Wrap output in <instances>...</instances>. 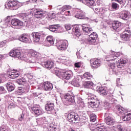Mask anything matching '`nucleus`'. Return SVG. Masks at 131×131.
<instances>
[{
	"mask_svg": "<svg viewBox=\"0 0 131 131\" xmlns=\"http://www.w3.org/2000/svg\"><path fill=\"white\" fill-rule=\"evenodd\" d=\"M104 106L105 107V109H108L109 108V103L108 102L104 103Z\"/></svg>",
	"mask_w": 131,
	"mask_h": 131,
	"instance_id": "680f3d73",
	"label": "nucleus"
},
{
	"mask_svg": "<svg viewBox=\"0 0 131 131\" xmlns=\"http://www.w3.org/2000/svg\"><path fill=\"white\" fill-rule=\"evenodd\" d=\"M61 76L63 80L64 79H66L64 80V82H66V83H67L68 81H66V80H70V79L72 78L73 75L72 74H69L68 72H66L61 73Z\"/></svg>",
	"mask_w": 131,
	"mask_h": 131,
	"instance_id": "ddd939ff",
	"label": "nucleus"
},
{
	"mask_svg": "<svg viewBox=\"0 0 131 131\" xmlns=\"http://www.w3.org/2000/svg\"><path fill=\"white\" fill-rule=\"evenodd\" d=\"M30 37L29 35L27 34H23L19 37L18 39L20 41L25 42V43H28V42H29V39H30Z\"/></svg>",
	"mask_w": 131,
	"mask_h": 131,
	"instance_id": "1a4fd4ad",
	"label": "nucleus"
},
{
	"mask_svg": "<svg viewBox=\"0 0 131 131\" xmlns=\"http://www.w3.org/2000/svg\"><path fill=\"white\" fill-rule=\"evenodd\" d=\"M42 34V33H32L31 35L33 37V40L34 42H38L40 39V36Z\"/></svg>",
	"mask_w": 131,
	"mask_h": 131,
	"instance_id": "4468645a",
	"label": "nucleus"
},
{
	"mask_svg": "<svg viewBox=\"0 0 131 131\" xmlns=\"http://www.w3.org/2000/svg\"><path fill=\"white\" fill-rule=\"evenodd\" d=\"M104 117L105 118V123L108 125H112L113 127L115 124H117V122L115 121V120H114L112 117L108 116V114L107 113L105 114Z\"/></svg>",
	"mask_w": 131,
	"mask_h": 131,
	"instance_id": "20e7f679",
	"label": "nucleus"
},
{
	"mask_svg": "<svg viewBox=\"0 0 131 131\" xmlns=\"http://www.w3.org/2000/svg\"><path fill=\"white\" fill-rule=\"evenodd\" d=\"M115 2H117V3H118L120 5H122V4H124V0H115Z\"/></svg>",
	"mask_w": 131,
	"mask_h": 131,
	"instance_id": "4d7b16f0",
	"label": "nucleus"
},
{
	"mask_svg": "<svg viewBox=\"0 0 131 131\" xmlns=\"http://www.w3.org/2000/svg\"><path fill=\"white\" fill-rule=\"evenodd\" d=\"M43 128L45 131H50V130L52 129V126L48 125L47 126H45Z\"/></svg>",
	"mask_w": 131,
	"mask_h": 131,
	"instance_id": "864d4df0",
	"label": "nucleus"
},
{
	"mask_svg": "<svg viewBox=\"0 0 131 131\" xmlns=\"http://www.w3.org/2000/svg\"><path fill=\"white\" fill-rule=\"evenodd\" d=\"M75 17L77 18V19H85V20H89L90 19L89 17L85 16V13L82 11L77 12Z\"/></svg>",
	"mask_w": 131,
	"mask_h": 131,
	"instance_id": "dca6fc26",
	"label": "nucleus"
},
{
	"mask_svg": "<svg viewBox=\"0 0 131 131\" xmlns=\"http://www.w3.org/2000/svg\"><path fill=\"white\" fill-rule=\"evenodd\" d=\"M69 9H70V6L67 5L63 6L61 8V12H64V11L69 10Z\"/></svg>",
	"mask_w": 131,
	"mask_h": 131,
	"instance_id": "09e8293b",
	"label": "nucleus"
},
{
	"mask_svg": "<svg viewBox=\"0 0 131 131\" xmlns=\"http://www.w3.org/2000/svg\"><path fill=\"white\" fill-rule=\"evenodd\" d=\"M56 47L59 51H65L68 47V41L67 40L60 41L57 43Z\"/></svg>",
	"mask_w": 131,
	"mask_h": 131,
	"instance_id": "39448f33",
	"label": "nucleus"
},
{
	"mask_svg": "<svg viewBox=\"0 0 131 131\" xmlns=\"http://www.w3.org/2000/svg\"><path fill=\"white\" fill-rule=\"evenodd\" d=\"M51 128L50 131H57V128H56V127H51Z\"/></svg>",
	"mask_w": 131,
	"mask_h": 131,
	"instance_id": "774afa93",
	"label": "nucleus"
},
{
	"mask_svg": "<svg viewBox=\"0 0 131 131\" xmlns=\"http://www.w3.org/2000/svg\"><path fill=\"white\" fill-rule=\"evenodd\" d=\"M58 27H60V25H53L49 26V30L52 32H55L58 30Z\"/></svg>",
	"mask_w": 131,
	"mask_h": 131,
	"instance_id": "473e14b6",
	"label": "nucleus"
},
{
	"mask_svg": "<svg viewBox=\"0 0 131 131\" xmlns=\"http://www.w3.org/2000/svg\"><path fill=\"white\" fill-rule=\"evenodd\" d=\"M82 29L84 32L85 33H93V29L92 28L86 27V25H83L82 26Z\"/></svg>",
	"mask_w": 131,
	"mask_h": 131,
	"instance_id": "c756f323",
	"label": "nucleus"
},
{
	"mask_svg": "<svg viewBox=\"0 0 131 131\" xmlns=\"http://www.w3.org/2000/svg\"><path fill=\"white\" fill-rule=\"evenodd\" d=\"M111 54L113 55V59H111L110 60H116L119 56H120V52H115L114 51H111Z\"/></svg>",
	"mask_w": 131,
	"mask_h": 131,
	"instance_id": "f704fd0d",
	"label": "nucleus"
},
{
	"mask_svg": "<svg viewBox=\"0 0 131 131\" xmlns=\"http://www.w3.org/2000/svg\"><path fill=\"white\" fill-rule=\"evenodd\" d=\"M24 117V114H21L20 115V117L18 118V120L19 121H22V120H23V118Z\"/></svg>",
	"mask_w": 131,
	"mask_h": 131,
	"instance_id": "e2e57ef3",
	"label": "nucleus"
},
{
	"mask_svg": "<svg viewBox=\"0 0 131 131\" xmlns=\"http://www.w3.org/2000/svg\"><path fill=\"white\" fill-rule=\"evenodd\" d=\"M90 64L92 69H96L102 65V60L99 59H91Z\"/></svg>",
	"mask_w": 131,
	"mask_h": 131,
	"instance_id": "f03ea898",
	"label": "nucleus"
},
{
	"mask_svg": "<svg viewBox=\"0 0 131 131\" xmlns=\"http://www.w3.org/2000/svg\"><path fill=\"white\" fill-rule=\"evenodd\" d=\"M20 75V72L18 71H15L11 73V74H9L10 78H12L13 79L15 78H17Z\"/></svg>",
	"mask_w": 131,
	"mask_h": 131,
	"instance_id": "c9c22d12",
	"label": "nucleus"
},
{
	"mask_svg": "<svg viewBox=\"0 0 131 131\" xmlns=\"http://www.w3.org/2000/svg\"><path fill=\"white\" fill-rule=\"evenodd\" d=\"M96 129L99 131H107L104 126H98L97 127Z\"/></svg>",
	"mask_w": 131,
	"mask_h": 131,
	"instance_id": "8fccbe9b",
	"label": "nucleus"
},
{
	"mask_svg": "<svg viewBox=\"0 0 131 131\" xmlns=\"http://www.w3.org/2000/svg\"><path fill=\"white\" fill-rule=\"evenodd\" d=\"M31 111L36 116H39L42 114V111L40 108L37 106H33L31 108Z\"/></svg>",
	"mask_w": 131,
	"mask_h": 131,
	"instance_id": "9d476101",
	"label": "nucleus"
},
{
	"mask_svg": "<svg viewBox=\"0 0 131 131\" xmlns=\"http://www.w3.org/2000/svg\"><path fill=\"white\" fill-rule=\"evenodd\" d=\"M66 101L68 103V105H71V104H73V103L75 102V99H74V96H73L71 98L67 99V100Z\"/></svg>",
	"mask_w": 131,
	"mask_h": 131,
	"instance_id": "a19ab883",
	"label": "nucleus"
},
{
	"mask_svg": "<svg viewBox=\"0 0 131 131\" xmlns=\"http://www.w3.org/2000/svg\"><path fill=\"white\" fill-rule=\"evenodd\" d=\"M129 15V14L127 13V11H122L119 13L118 17H119V18L120 19H122V20H125L128 19Z\"/></svg>",
	"mask_w": 131,
	"mask_h": 131,
	"instance_id": "f8f14e48",
	"label": "nucleus"
},
{
	"mask_svg": "<svg viewBox=\"0 0 131 131\" xmlns=\"http://www.w3.org/2000/svg\"><path fill=\"white\" fill-rule=\"evenodd\" d=\"M120 26H121V23L115 21L112 23L111 25V29H113V30H115V31H118V30H119Z\"/></svg>",
	"mask_w": 131,
	"mask_h": 131,
	"instance_id": "9b49d317",
	"label": "nucleus"
},
{
	"mask_svg": "<svg viewBox=\"0 0 131 131\" xmlns=\"http://www.w3.org/2000/svg\"><path fill=\"white\" fill-rule=\"evenodd\" d=\"M64 15L66 16H71V13H70V11H67L64 12Z\"/></svg>",
	"mask_w": 131,
	"mask_h": 131,
	"instance_id": "052dcab7",
	"label": "nucleus"
},
{
	"mask_svg": "<svg viewBox=\"0 0 131 131\" xmlns=\"http://www.w3.org/2000/svg\"><path fill=\"white\" fill-rule=\"evenodd\" d=\"M64 27L67 30H70L71 29V25H66Z\"/></svg>",
	"mask_w": 131,
	"mask_h": 131,
	"instance_id": "6e6d98bb",
	"label": "nucleus"
},
{
	"mask_svg": "<svg viewBox=\"0 0 131 131\" xmlns=\"http://www.w3.org/2000/svg\"><path fill=\"white\" fill-rule=\"evenodd\" d=\"M8 108H9L10 109H12L13 108H15V104H14L13 103H10L8 105Z\"/></svg>",
	"mask_w": 131,
	"mask_h": 131,
	"instance_id": "bf43d9fd",
	"label": "nucleus"
},
{
	"mask_svg": "<svg viewBox=\"0 0 131 131\" xmlns=\"http://www.w3.org/2000/svg\"><path fill=\"white\" fill-rule=\"evenodd\" d=\"M49 16L51 18V19H53L54 18L55 16H56V14H55V13H49Z\"/></svg>",
	"mask_w": 131,
	"mask_h": 131,
	"instance_id": "13d9d810",
	"label": "nucleus"
},
{
	"mask_svg": "<svg viewBox=\"0 0 131 131\" xmlns=\"http://www.w3.org/2000/svg\"><path fill=\"white\" fill-rule=\"evenodd\" d=\"M34 16L37 18H41L43 16L42 10L41 9H36Z\"/></svg>",
	"mask_w": 131,
	"mask_h": 131,
	"instance_id": "cd10ccee",
	"label": "nucleus"
},
{
	"mask_svg": "<svg viewBox=\"0 0 131 131\" xmlns=\"http://www.w3.org/2000/svg\"><path fill=\"white\" fill-rule=\"evenodd\" d=\"M58 60L61 61L60 62L61 63H62V64H66L65 62L67 61V57L61 56L58 58Z\"/></svg>",
	"mask_w": 131,
	"mask_h": 131,
	"instance_id": "37998d69",
	"label": "nucleus"
},
{
	"mask_svg": "<svg viewBox=\"0 0 131 131\" xmlns=\"http://www.w3.org/2000/svg\"><path fill=\"white\" fill-rule=\"evenodd\" d=\"M113 56L111 54V51L110 52V55L106 56V61H113V60H110L111 59H113Z\"/></svg>",
	"mask_w": 131,
	"mask_h": 131,
	"instance_id": "a18cd8bd",
	"label": "nucleus"
},
{
	"mask_svg": "<svg viewBox=\"0 0 131 131\" xmlns=\"http://www.w3.org/2000/svg\"><path fill=\"white\" fill-rule=\"evenodd\" d=\"M43 88L45 91H52L53 90V84L49 82H46L44 83Z\"/></svg>",
	"mask_w": 131,
	"mask_h": 131,
	"instance_id": "412c9836",
	"label": "nucleus"
},
{
	"mask_svg": "<svg viewBox=\"0 0 131 131\" xmlns=\"http://www.w3.org/2000/svg\"><path fill=\"white\" fill-rule=\"evenodd\" d=\"M43 66L48 70L52 69L54 66V63L53 61H48L43 64Z\"/></svg>",
	"mask_w": 131,
	"mask_h": 131,
	"instance_id": "393cba45",
	"label": "nucleus"
},
{
	"mask_svg": "<svg viewBox=\"0 0 131 131\" xmlns=\"http://www.w3.org/2000/svg\"><path fill=\"white\" fill-rule=\"evenodd\" d=\"M73 32L77 37H79V36L81 35V32L80 31V29L78 26H74L73 27Z\"/></svg>",
	"mask_w": 131,
	"mask_h": 131,
	"instance_id": "a211bd4d",
	"label": "nucleus"
},
{
	"mask_svg": "<svg viewBox=\"0 0 131 131\" xmlns=\"http://www.w3.org/2000/svg\"><path fill=\"white\" fill-rule=\"evenodd\" d=\"M46 40L50 44V46H53L55 43V41L54 40V37L52 36H48L46 38Z\"/></svg>",
	"mask_w": 131,
	"mask_h": 131,
	"instance_id": "4c0bfd02",
	"label": "nucleus"
},
{
	"mask_svg": "<svg viewBox=\"0 0 131 131\" xmlns=\"http://www.w3.org/2000/svg\"><path fill=\"white\" fill-rule=\"evenodd\" d=\"M117 109L119 113H124V108L121 106H117Z\"/></svg>",
	"mask_w": 131,
	"mask_h": 131,
	"instance_id": "49530a36",
	"label": "nucleus"
},
{
	"mask_svg": "<svg viewBox=\"0 0 131 131\" xmlns=\"http://www.w3.org/2000/svg\"><path fill=\"white\" fill-rule=\"evenodd\" d=\"M120 37L123 41H128V40H130L131 39V34L123 33L120 35Z\"/></svg>",
	"mask_w": 131,
	"mask_h": 131,
	"instance_id": "6ab92c4d",
	"label": "nucleus"
},
{
	"mask_svg": "<svg viewBox=\"0 0 131 131\" xmlns=\"http://www.w3.org/2000/svg\"><path fill=\"white\" fill-rule=\"evenodd\" d=\"M113 127L115 128H117L119 131H124L125 130V127L124 126L121 125L120 124L117 123V124H115L113 126Z\"/></svg>",
	"mask_w": 131,
	"mask_h": 131,
	"instance_id": "72a5a7b5",
	"label": "nucleus"
},
{
	"mask_svg": "<svg viewBox=\"0 0 131 131\" xmlns=\"http://www.w3.org/2000/svg\"><path fill=\"white\" fill-rule=\"evenodd\" d=\"M124 33H126L127 34H131L130 30L129 27H127L125 29Z\"/></svg>",
	"mask_w": 131,
	"mask_h": 131,
	"instance_id": "603ef678",
	"label": "nucleus"
},
{
	"mask_svg": "<svg viewBox=\"0 0 131 131\" xmlns=\"http://www.w3.org/2000/svg\"><path fill=\"white\" fill-rule=\"evenodd\" d=\"M10 121L11 123H16L17 122V121L15 119H11Z\"/></svg>",
	"mask_w": 131,
	"mask_h": 131,
	"instance_id": "69168bd1",
	"label": "nucleus"
},
{
	"mask_svg": "<svg viewBox=\"0 0 131 131\" xmlns=\"http://www.w3.org/2000/svg\"><path fill=\"white\" fill-rule=\"evenodd\" d=\"M95 90H97L98 92V93H99V94H100L101 95H102V96H106V95H107V94H108V91H106V90H105V89H104L102 87H100V86H96V88L95 89Z\"/></svg>",
	"mask_w": 131,
	"mask_h": 131,
	"instance_id": "aec40b11",
	"label": "nucleus"
},
{
	"mask_svg": "<svg viewBox=\"0 0 131 131\" xmlns=\"http://www.w3.org/2000/svg\"><path fill=\"white\" fill-rule=\"evenodd\" d=\"M108 66H110L112 70V71H114V68H115V63L114 62H110L108 63Z\"/></svg>",
	"mask_w": 131,
	"mask_h": 131,
	"instance_id": "de8ad7c7",
	"label": "nucleus"
},
{
	"mask_svg": "<svg viewBox=\"0 0 131 131\" xmlns=\"http://www.w3.org/2000/svg\"><path fill=\"white\" fill-rule=\"evenodd\" d=\"M5 85L8 92H13L15 90V84L11 81L6 83Z\"/></svg>",
	"mask_w": 131,
	"mask_h": 131,
	"instance_id": "f3484780",
	"label": "nucleus"
},
{
	"mask_svg": "<svg viewBox=\"0 0 131 131\" xmlns=\"http://www.w3.org/2000/svg\"><path fill=\"white\" fill-rule=\"evenodd\" d=\"M96 99H97V98L94 96H92L89 98V99L92 100L91 101H95V100H96Z\"/></svg>",
	"mask_w": 131,
	"mask_h": 131,
	"instance_id": "0e129e2a",
	"label": "nucleus"
},
{
	"mask_svg": "<svg viewBox=\"0 0 131 131\" xmlns=\"http://www.w3.org/2000/svg\"><path fill=\"white\" fill-rule=\"evenodd\" d=\"M75 67H76V68H79L81 67V62H76L75 63Z\"/></svg>",
	"mask_w": 131,
	"mask_h": 131,
	"instance_id": "5fc2aeb1",
	"label": "nucleus"
},
{
	"mask_svg": "<svg viewBox=\"0 0 131 131\" xmlns=\"http://www.w3.org/2000/svg\"><path fill=\"white\" fill-rule=\"evenodd\" d=\"M83 4L86 5L88 7H92L95 5V1L94 0H84L83 2Z\"/></svg>",
	"mask_w": 131,
	"mask_h": 131,
	"instance_id": "7c9ffc66",
	"label": "nucleus"
},
{
	"mask_svg": "<svg viewBox=\"0 0 131 131\" xmlns=\"http://www.w3.org/2000/svg\"><path fill=\"white\" fill-rule=\"evenodd\" d=\"M7 6L11 10H18L20 7L18 4V2L16 1H9Z\"/></svg>",
	"mask_w": 131,
	"mask_h": 131,
	"instance_id": "423d86ee",
	"label": "nucleus"
},
{
	"mask_svg": "<svg viewBox=\"0 0 131 131\" xmlns=\"http://www.w3.org/2000/svg\"><path fill=\"white\" fill-rule=\"evenodd\" d=\"M125 64H126V60L123 58H121L117 62L118 68H122V66Z\"/></svg>",
	"mask_w": 131,
	"mask_h": 131,
	"instance_id": "a878e982",
	"label": "nucleus"
},
{
	"mask_svg": "<svg viewBox=\"0 0 131 131\" xmlns=\"http://www.w3.org/2000/svg\"><path fill=\"white\" fill-rule=\"evenodd\" d=\"M83 78H85V79H91L93 77V75L89 72L85 73L82 76Z\"/></svg>",
	"mask_w": 131,
	"mask_h": 131,
	"instance_id": "ea45409f",
	"label": "nucleus"
},
{
	"mask_svg": "<svg viewBox=\"0 0 131 131\" xmlns=\"http://www.w3.org/2000/svg\"><path fill=\"white\" fill-rule=\"evenodd\" d=\"M97 119V116L96 115L92 114L90 115V121L92 122H95Z\"/></svg>",
	"mask_w": 131,
	"mask_h": 131,
	"instance_id": "c03bdc74",
	"label": "nucleus"
},
{
	"mask_svg": "<svg viewBox=\"0 0 131 131\" xmlns=\"http://www.w3.org/2000/svg\"><path fill=\"white\" fill-rule=\"evenodd\" d=\"M16 82L17 83V84H19V85H24V84H25L26 82V80H25L24 78H22L17 79Z\"/></svg>",
	"mask_w": 131,
	"mask_h": 131,
	"instance_id": "58836bf2",
	"label": "nucleus"
},
{
	"mask_svg": "<svg viewBox=\"0 0 131 131\" xmlns=\"http://www.w3.org/2000/svg\"><path fill=\"white\" fill-rule=\"evenodd\" d=\"M46 117H42L41 118L37 119L36 122L39 125H41L46 122Z\"/></svg>",
	"mask_w": 131,
	"mask_h": 131,
	"instance_id": "e433bc0d",
	"label": "nucleus"
},
{
	"mask_svg": "<svg viewBox=\"0 0 131 131\" xmlns=\"http://www.w3.org/2000/svg\"><path fill=\"white\" fill-rule=\"evenodd\" d=\"M25 60L26 61V62H27V68H33V67H34V63H35V60H32V59H29V58Z\"/></svg>",
	"mask_w": 131,
	"mask_h": 131,
	"instance_id": "5701e85b",
	"label": "nucleus"
},
{
	"mask_svg": "<svg viewBox=\"0 0 131 131\" xmlns=\"http://www.w3.org/2000/svg\"><path fill=\"white\" fill-rule=\"evenodd\" d=\"M97 85H95L93 82L86 81L83 84V86L84 89H91L92 90H96Z\"/></svg>",
	"mask_w": 131,
	"mask_h": 131,
	"instance_id": "6e6552de",
	"label": "nucleus"
},
{
	"mask_svg": "<svg viewBox=\"0 0 131 131\" xmlns=\"http://www.w3.org/2000/svg\"><path fill=\"white\" fill-rule=\"evenodd\" d=\"M123 121H129L131 119V113H125L124 116H122Z\"/></svg>",
	"mask_w": 131,
	"mask_h": 131,
	"instance_id": "2f4dec72",
	"label": "nucleus"
},
{
	"mask_svg": "<svg viewBox=\"0 0 131 131\" xmlns=\"http://www.w3.org/2000/svg\"><path fill=\"white\" fill-rule=\"evenodd\" d=\"M8 126H2L0 127V131H8Z\"/></svg>",
	"mask_w": 131,
	"mask_h": 131,
	"instance_id": "3c124183",
	"label": "nucleus"
},
{
	"mask_svg": "<svg viewBox=\"0 0 131 131\" xmlns=\"http://www.w3.org/2000/svg\"><path fill=\"white\" fill-rule=\"evenodd\" d=\"M9 23H11L13 28H17L16 27L18 26H23V22L15 18L12 19L11 21H9Z\"/></svg>",
	"mask_w": 131,
	"mask_h": 131,
	"instance_id": "0eeeda50",
	"label": "nucleus"
},
{
	"mask_svg": "<svg viewBox=\"0 0 131 131\" xmlns=\"http://www.w3.org/2000/svg\"><path fill=\"white\" fill-rule=\"evenodd\" d=\"M28 56L30 58H29L28 59L31 60V58H33V59L35 60L36 59V57H37V52L35 51L32 50L29 53H28Z\"/></svg>",
	"mask_w": 131,
	"mask_h": 131,
	"instance_id": "bb28decb",
	"label": "nucleus"
},
{
	"mask_svg": "<svg viewBox=\"0 0 131 131\" xmlns=\"http://www.w3.org/2000/svg\"><path fill=\"white\" fill-rule=\"evenodd\" d=\"M97 38H98V34H97V33L93 32L88 38V42L90 45H95L97 41Z\"/></svg>",
	"mask_w": 131,
	"mask_h": 131,
	"instance_id": "7ed1b4c3",
	"label": "nucleus"
},
{
	"mask_svg": "<svg viewBox=\"0 0 131 131\" xmlns=\"http://www.w3.org/2000/svg\"><path fill=\"white\" fill-rule=\"evenodd\" d=\"M68 119L71 123H78L80 118L77 115H75L74 113H72L68 115Z\"/></svg>",
	"mask_w": 131,
	"mask_h": 131,
	"instance_id": "f257e3e1",
	"label": "nucleus"
},
{
	"mask_svg": "<svg viewBox=\"0 0 131 131\" xmlns=\"http://www.w3.org/2000/svg\"><path fill=\"white\" fill-rule=\"evenodd\" d=\"M73 97H74L73 93H66L64 94H61L60 95L61 100L65 99L66 101L69 100V99H71V98H72Z\"/></svg>",
	"mask_w": 131,
	"mask_h": 131,
	"instance_id": "b1692460",
	"label": "nucleus"
},
{
	"mask_svg": "<svg viewBox=\"0 0 131 131\" xmlns=\"http://www.w3.org/2000/svg\"><path fill=\"white\" fill-rule=\"evenodd\" d=\"M90 106L91 108H98L100 106V102L97 100H95V101H91Z\"/></svg>",
	"mask_w": 131,
	"mask_h": 131,
	"instance_id": "c85d7f7f",
	"label": "nucleus"
},
{
	"mask_svg": "<svg viewBox=\"0 0 131 131\" xmlns=\"http://www.w3.org/2000/svg\"><path fill=\"white\" fill-rule=\"evenodd\" d=\"M9 56L13 58H20L21 57V52L19 50H12L9 52Z\"/></svg>",
	"mask_w": 131,
	"mask_h": 131,
	"instance_id": "2eb2a0df",
	"label": "nucleus"
},
{
	"mask_svg": "<svg viewBox=\"0 0 131 131\" xmlns=\"http://www.w3.org/2000/svg\"><path fill=\"white\" fill-rule=\"evenodd\" d=\"M112 9H113L114 10H118L119 9V5H118V4L115 3V2H113L112 3Z\"/></svg>",
	"mask_w": 131,
	"mask_h": 131,
	"instance_id": "79ce46f5",
	"label": "nucleus"
},
{
	"mask_svg": "<svg viewBox=\"0 0 131 131\" xmlns=\"http://www.w3.org/2000/svg\"><path fill=\"white\" fill-rule=\"evenodd\" d=\"M55 108V105L53 103H50L48 102L46 105H45V109L47 111H50L51 112V111H53Z\"/></svg>",
	"mask_w": 131,
	"mask_h": 131,
	"instance_id": "4be33fe9",
	"label": "nucleus"
},
{
	"mask_svg": "<svg viewBox=\"0 0 131 131\" xmlns=\"http://www.w3.org/2000/svg\"><path fill=\"white\" fill-rule=\"evenodd\" d=\"M72 84H73V85H74V86H77V85H78V83H76L75 81H73L72 82Z\"/></svg>",
	"mask_w": 131,
	"mask_h": 131,
	"instance_id": "338daca9",
	"label": "nucleus"
}]
</instances>
